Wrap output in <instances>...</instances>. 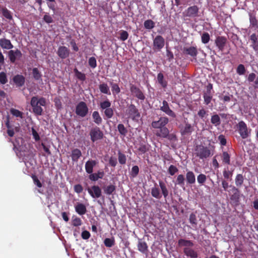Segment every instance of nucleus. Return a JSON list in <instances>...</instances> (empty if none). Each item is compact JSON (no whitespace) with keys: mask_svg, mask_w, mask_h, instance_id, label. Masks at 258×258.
Masks as SVG:
<instances>
[{"mask_svg":"<svg viewBox=\"0 0 258 258\" xmlns=\"http://www.w3.org/2000/svg\"><path fill=\"white\" fill-rule=\"evenodd\" d=\"M110 85L113 95H116L120 93V89L117 84L111 82Z\"/></svg>","mask_w":258,"mask_h":258,"instance_id":"37998d69","label":"nucleus"},{"mask_svg":"<svg viewBox=\"0 0 258 258\" xmlns=\"http://www.w3.org/2000/svg\"><path fill=\"white\" fill-rule=\"evenodd\" d=\"M22 54L21 51L18 49L16 50H11L8 52V56L11 62L14 63L16 61L17 57L20 58Z\"/></svg>","mask_w":258,"mask_h":258,"instance_id":"6ab92c4d","label":"nucleus"},{"mask_svg":"<svg viewBox=\"0 0 258 258\" xmlns=\"http://www.w3.org/2000/svg\"><path fill=\"white\" fill-rule=\"evenodd\" d=\"M169 122V119L167 117H161L157 121H153L152 123V126L156 129L164 127Z\"/></svg>","mask_w":258,"mask_h":258,"instance_id":"9b49d317","label":"nucleus"},{"mask_svg":"<svg viewBox=\"0 0 258 258\" xmlns=\"http://www.w3.org/2000/svg\"><path fill=\"white\" fill-rule=\"evenodd\" d=\"M137 150L140 152V154H143L149 150V147L144 144H140L137 147Z\"/></svg>","mask_w":258,"mask_h":258,"instance_id":"de8ad7c7","label":"nucleus"},{"mask_svg":"<svg viewBox=\"0 0 258 258\" xmlns=\"http://www.w3.org/2000/svg\"><path fill=\"white\" fill-rule=\"evenodd\" d=\"M222 186L224 191L228 192L231 204L234 206L239 204L241 197L240 190L233 185L229 184L225 180L222 181Z\"/></svg>","mask_w":258,"mask_h":258,"instance_id":"f257e3e1","label":"nucleus"},{"mask_svg":"<svg viewBox=\"0 0 258 258\" xmlns=\"http://www.w3.org/2000/svg\"><path fill=\"white\" fill-rule=\"evenodd\" d=\"M126 113L133 120H138L141 116L138 109L133 104H131L128 106L126 110Z\"/></svg>","mask_w":258,"mask_h":258,"instance_id":"423d86ee","label":"nucleus"},{"mask_svg":"<svg viewBox=\"0 0 258 258\" xmlns=\"http://www.w3.org/2000/svg\"><path fill=\"white\" fill-rule=\"evenodd\" d=\"M104 176V172L99 171L96 173H91L89 176V178L91 181H97L99 178H102Z\"/></svg>","mask_w":258,"mask_h":258,"instance_id":"2f4dec72","label":"nucleus"},{"mask_svg":"<svg viewBox=\"0 0 258 258\" xmlns=\"http://www.w3.org/2000/svg\"><path fill=\"white\" fill-rule=\"evenodd\" d=\"M10 112L13 115L16 117H20L21 118L23 117V112L19 111V110L12 108L10 110Z\"/></svg>","mask_w":258,"mask_h":258,"instance_id":"13d9d810","label":"nucleus"},{"mask_svg":"<svg viewBox=\"0 0 258 258\" xmlns=\"http://www.w3.org/2000/svg\"><path fill=\"white\" fill-rule=\"evenodd\" d=\"M236 72L239 75H244L246 72L244 66L242 64H239L236 69Z\"/></svg>","mask_w":258,"mask_h":258,"instance_id":"bf43d9fd","label":"nucleus"},{"mask_svg":"<svg viewBox=\"0 0 258 258\" xmlns=\"http://www.w3.org/2000/svg\"><path fill=\"white\" fill-rule=\"evenodd\" d=\"M88 193L93 198H99L101 196V189L98 185H93L88 188Z\"/></svg>","mask_w":258,"mask_h":258,"instance_id":"2eb2a0df","label":"nucleus"},{"mask_svg":"<svg viewBox=\"0 0 258 258\" xmlns=\"http://www.w3.org/2000/svg\"><path fill=\"white\" fill-rule=\"evenodd\" d=\"M162 104V105L160 106V108L162 111L169 116H171L173 118L176 117V115L175 113L170 109L167 101L166 100H163Z\"/></svg>","mask_w":258,"mask_h":258,"instance_id":"ddd939ff","label":"nucleus"},{"mask_svg":"<svg viewBox=\"0 0 258 258\" xmlns=\"http://www.w3.org/2000/svg\"><path fill=\"white\" fill-rule=\"evenodd\" d=\"M111 103L108 99H106L100 103V107L101 110H104L111 107Z\"/></svg>","mask_w":258,"mask_h":258,"instance_id":"3c124183","label":"nucleus"},{"mask_svg":"<svg viewBox=\"0 0 258 258\" xmlns=\"http://www.w3.org/2000/svg\"><path fill=\"white\" fill-rule=\"evenodd\" d=\"M115 190V186L112 184L109 185L104 188L105 194L108 195H111Z\"/></svg>","mask_w":258,"mask_h":258,"instance_id":"a18cd8bd","label":"nucleus"},{"mask_svg":"<svg viewBox=\"0 0 258 258\" xmlns=\"http://www.w3.org/2000/svg\"><path fill=\"white\" fill-rule=\"evenodd\" d=\"M186 180L187 183L194 184L196 182V177L192 171H187L186 174Z\"/></svg>","mask_w":258,"mask_h":258,"instance_id":"7c9ffc66","label":"nucleus"},{"mask_svg":"<svg viewBox=\"0 0 258 258\" xmlns=\"http://www.w3.org/2000/svg\"><path fill=\"white\" fill-rule=\"evenodd\" d=\"M128 37V34L127 31L124 30H121L120 31L119 39L121 41L126 40Z\"/></svg>","mask_w":258,"mask_h":258,"instance_id":"69168bd1","label":"nucleus"},{"mask_svg":"<svg viewBox=\"0 0 258 258\" xmlns=\"http://www.w3.org/2000/svg\"><path fill=\"white\" fill-rule=\"evenodd\" d=\"M185 178L183 175L179 174L177 176L176 184L180 185L181 187H183L184 186Z\"/></svg>","mask_w":258,"mask_h":258,"instance_id":"09e8293b","label":"nucleus"},{"mask_svg":"<svg viewBox=\"0 0 258 258\" xmlns=\"http://www.w3.org/2000/svg\"><path fill=\"white\" fill-rule=\"evenodd\" d=\"M194 154L196 157L203 160L213 155V153L209 148L204 146L203 145H198L196 146Z\"/></svg>","mask_w":258,"mask_h":258,"instance_id":"20e7f679","label":"nucleus"},{"mask_svg":"<svg viewBox=\"0 0 258 258\" xmlns=\"http://www.w3.org/2000/svg\"><path fill=\"white\" fill-rule=\"evenodd\" d=\"M244 180V176L242 174H237L235 178V186L239 189L241 187Z\"/></svg>","mask_w":258,"mask_h":258,"instance_id":"cd10ccee","label":"nucleus"},{"mask_svg":"<svg viewBox=\"0 0 258 258\" xmlns=\"http://www.w3.org/2000/svg\"><path fill=\"white\" fill-rule=\"evenodd\" d=\"M199 8L197 6L188 7L184 13L185 17H196L198 15Z\"/></svg>","mask_w":258,"mask_h":258,"instance_id":"dca6fc26","label":"nucleus"},{"mask_svg":"<svg viewBox=\"0 0 258 258\" xmlns=\"http://www.w3.org/2000/svg\"><path fill=\"white\" fill-rule=\"evenodd\" d=\"M189 221L194 229H196L198 225L197 217L195 213H191L189 215Z\"/></svg>","mask_w":258,"mask_h":258,"instance_id":"473e14b6","label":"nucleus"},{"mask_svg":"<svg viewBox=\"0 0 258 258\" xmlns=\"http://www.w3.org/2000/svg\"><path fill=\"white\" fill-rule=\"evenodd\" d=\"M169 130L166 126L158 129L155 133V135L157 137L165 138L168 136Z\"/></svg>","mask_w":258,"mask_h":258,"instance_id":"393cba45","label":"nucleus"},{"mask_svg":"<svg viewBox=\"0 0 258 258\" xmlns=\"http://www.w3.org/2000/svg\"><path fill=\"white\" fill-rule=\"evenodd\" d=\"M8 79L5 73H0V83L2 84H5L7 83Z\"/></svg>","mask_w":258,"mask_h":258,"instance_id":"774afa93","label":"nucleus"},{"mask_svg":"<svg viewBox=\"0 0 258 258\" xmlns=\"http://www.w3.org/2000/svg\"><path fill=\"white\" fill-rule=\"evenodd\" d=\"M227 42V39L224 36H218L216 37L215 43L219 51H223Z\"/></svg>","mask_w":258,"mask_h":258,"instance_id":"f3484780","label":"nucleus"},{"mask_svg":"<svg viewBox=\"0 0 258 258\" xmlns=\"http://www.w3.org/2000/svg\"><path fill=\"white\" fill-rule=\"evenodd\" d=\"M139 167L137 165H135L133 166L132 168L131 172L130 173L131 176L135 178L139 174Z\"/></svg>","mask_w":258,"mask_h":258,"instance_id":"052dcab7","label":"nucleus"},{"mask_svg":"<svg viewBox=\"0 0 258 258\" xmlns=\"http://www.w3.org/2000/svg\"><path fill=\"white\" fill-rule=\"evenodd\" d=\"M91 140L92 142H95L98 140H100L103 138V133L99 127H95L92 128L90 132Z\"/></svg>","mask_w":258,"mask_h":258,"instance_id":"1a4fd4ad","label":"nucleus"},{"mask_svg":"<svg viewBox=\"0 0 258 258\" xmlns=\"http://www.w3.org/2000/svg\"><path fill=\"white\" fill-rule=\"evenodd\" d=\"M130 90L132 95L139 100L144 101L146 99V96L143 91L136 85L130 84Z\"/></svg>","mask_w":258,"mask_h":258,"instance_id":"0eeeda50","label":"nucleus"},{"mask_svg":"<svg viewBox=\"0 0 258 258\" xmlns=\"http://www.w3.org/2000/svg\"><path fill=\"white\" fill-rule=\"evenodd\" d=\"M178 245L179 247H184L183 252L186 256L190 258L198 257V252L192 248L194 245L192 241L181 238L178 241Z\"/></svg>","mask_w":258,"mask_h":258,"instance_id":"f03ea898","label":"nucleus"},{"mask_svg":"<svg viewBox=\"0 0 258 258\" xmlns=\"http://www.w3.org/2000/svg\"><path fill=\"white\" fill-rule=\"evenodd\" d=\"M210 39V36L208 32H203L201 36V40L202 43L204 44H206L209 42Z\"/></svg>","mask_w":258,"mask_h":258,"instance_id":"5fc2aeb1","label":"nucleus"},{"mask_svg":"<svg viewBox=\"0 0 258 258\" xmlns=\"http://www.w3.org/2000/svg\"><path fill=\"white\" fill-rule=\"evenodd\" d=\"M213 85L209 83L206 86L203 95L204 102L206 105H208L211 102L213 97Z\"/></svg>","mask_w":258,"mask_h":258,"instance_id":"9d476101","label":"nucleus"},{"mask_svg":"<svg viewBox=\"0 0 258 258\" xmlns=\"http://www.w3.org/2000/svg\"><path fill=\"white\" fill-rule=\"evenodd\" d=\"M194 131L193 127L188 123H186L185 126L181 130V134L186 135L191 134Z\"/></svg>","mask_w":258,"mask_h":258,"instance_id":"c756f323","label":"nucleus"},{"mask_svg":"<svg viewBox=\"0 0 258 258\" xmlns=\"http://www.w3.org/2000/svg\"><path fill=\"white\" fill-rule=\"evenodd\" d=\"M138 249L144 254H147L148 252V246L147 243L141 239H139L138 243Z\"/></svg>","mask_w":258,"mask_h":258,"instance_id":"412c9836","label":"nucleus"},{"mask_svg":"<svg viewBox=\"0 0 258 258\" xmlns=\"http://www.w3.org/2000/svg\"><path fill=\"white\" fill-rule=\"evenodd\" d=\"M99 89L100 92L103 94L110 95L111 93L109 90V88L107 84L106 83H102L99 85Z\"/></svg>","mask_w":258,"mask_h":258,"instance_id":"c9c22d12","label":"nucleus"},{"mask_svg":"<svg viewBox=\"0 0 258 258\" xmlns=\"http://www.w3.org/2000/svg\"><path fill=\"white\" fill-rule=\"evenodd\" d=\"M177 168L173 165H171L168 168V173L171 175H174L177 171Z\"/></svg>","mask_w":258,"mask_h":258,"instance_id":"338daca9","label":"nucleus"},{"mask_svg":"<svg viewBox=\"0 0 258 258\" xmlns=\"http://www.w3.org/2000/svg\"><path fill=\"white\" fill-rule=\"evenodd\" d=\"M13 81L17 87H22L25 84V79L21 75H17L13 78Z\"/></svg>","mask_w":258,"mask_h":258,"instance_id":"b1692460","label":"nucleus"},{"mask_svg":"<svg viewBox=\"0 0 258 258\" xmlns=\"http://www.w3.org/2000/svg\"><path fill=\"white\" fill-rule=\"evenodd\" d=\"M165 40L161 35H157L153 40V48L154 50H160L164 47Z\"/></svg>","mask_w":258,"mask_h":258,"instance_id":"f8f14e48","label":"nucleus"},{"mask_svg":"<svg viewBox=\"0 0 258 258\" xmlns=\"http://www.w3.org/2000/svg\"><path fill=\"white\" fill-rule=\"evenodd\" d=\"M117 129L119 134L123 136H125L127 133V130L124 127L123 124H118L117 125Z\"/></svg>","mask_w":258,"mask_h":258,"instance_id":"864d4df0","label":"nucleus"},{"mask_svg":"<svg viewBox=\"0 0 258 258\" xmlns=\"http://www.w3.org/2000/svg\"><path fill=\"white\" fill-rule=\"evenodd\" d=\"M71 156L73 162H77L79 159L82 156V152L81 150L78 148L74 149L72 151Z\"/></svg>","mask_w":258,"mask_h":258,"instance_id":"c85d7f7f","label":"nucleus"},{"mask_svg":"<svg viewBox=\"0 0 258 258\" xmlns=\"http://www.w3.org/2000/svg\"><path fill=\"white\" fill-rule=\"evenodd\" d=\"M118 159L119 163L121 165H124L126 163V158L125 154L121 153L120 151L118 152Z\"/></svg>","mask_w":258,"mask_h":258,"instance_id":"49530a36","label":"nucleus"},{"mask_svg":"<svg viewBox=\"0 0 258 258\" xmlns=\"http://www.w3.org/2000/svg\"><path fill=\"white\" fill-rule=\"evenodd\" d=\"M211 122L215 126H219L221 124V119L219 115H213L211 116Z\"/></svg>","mask_w":258,"mask_h":258,"instance_id":"58836bf2","label":"nucleus"},{"mask_svg":"<svg viewBox=\"0 0 258 258\" xmlns=\"http://www.w3.org/2000/svg\"><path fill=\"white\" fill-rule=\"evenodd\" d=\"M151 195L153 197L157 199H160L162 197L159 188L156 187H153L152 188Z\"/></svg>","mask_w":258,"mask_h":258,"instance_id":"ea45409f","label":"nucleus"},{"mask_svg":"<svg viewBox=\"0 0 258 258\" xmlns=\"http://www.w3.org/2000/svg\"><path fill=\"white\" fill-rule=\"evenodd\" d=\"M104 113L105 116L107 118H111L113 116V110L111 107L104 110Z\"/></svg>","mask_w":258,"mask_h":258,"instance_id":"6e6d98bb","label":"nucleus"},{"mask_svg":"<svg viewBox=\"0 0 258 258\" xmlns=\"http://www.w3.org/2000/svg\"><path fill=\"white\" fill-rule=\"evenodd\" d=\"M144 27L147 29H151L155 26L154 22L151 20H148L144 22Z\"/></svg>","mask_w":258,"mask_h":258,"instance_id":"4d7b16f0","label":"nucleus"},{"mask_svg":"<svg viewBox=\"0 0 258 258\" xmlns=\"http://www.w3.org/2000/svg\"><path fill=\"white\" fill-rule=\"evenodd\" d=\"M159 185L164 198L166 199L168 196V190L165 183L163 181L160 180L159 181Z\"/></svg>","mask_w":258,"mask_h":258,"instance_id":"72a5a7b5","label":"nucleus"},{"mask_svg":"<svg viewBox=\"0 0 258 258\" xmlns=\"http://www.w3.org/2000/svg\"><path fill=\"white\" fill-rule=\"evenodd\" d=\"M76 212L80 215H84L87 212V209L85 205L78 203L75 207Z\"/></svg>","mask_w":258,"mask_h":258,"instance_id":"bb28decb","label":"nucleus"},{"mask_svg":"<svg viewBox=\"0 0 258 258\" xmlns=\"http://www.w3.org/2000/svg\"><path fill=\"white\" fill-rule=\"evenodd\" d=\"M92 117L95 123L99 125L102 121V119L97 111H94L92 113Z\"/></svg>","mask_w":258,"mask_h":258,"instance_id":"e433bc0d","label":"nucleus"},{"mask_svg":"<svg viewBox=\"0 0 258 258\" xmlns=\"http://www.w3.org/2000/svg\"><path fill=\"white\" fill-rule=\"evenodd\" d=\"M82 224L81 219L77 217H73L72 220V225L74 226L77 227L81 225Z\"/></svg>","mask_w":258,"mask_h":258,"instance_id":"680f3d73","label":"nucleus"},{"mask_svg":"<svg viewBox=\"0 0 258 258\" xmlns=\"http://www.w3.org/2000/svg\"><path fill=\"white\" fill-rule=\"evenodd\" d=\"M157 81L161 86L165 88L167 86V82L164 80L163 74L162 73H159L157 77Z\"/></svg>","mask_w":258,"mask_h":258,"instance_id":"f704fd0d","label":"nucleus"},{"mask_svg":"<svg viewBox=\"0 0 258 258\" xmlns=\"http://www.w3.org/2000/svg\"><path fill=\"white\" fill-rule=\"evenodd\" d=\"M0 46L4 49H11L14 47L11 41L6 38L0 39Z\"/></svg>","mask_w":258,"mask_h":258,"instance_id":"a878e982","label":"nucleus"},{"mask_svg":"<svg viewBox=\"0 0 258 258\" xmlns=\"http://www.w3.org/2000/svg\"><path fill=\"white\" fill-rule=\"evenodd\" d=\"M220 156L223 165H230L231 164V153L229 152L223 151Z\"/></svg>","mask_w":258,"mask_h":258,"instance_id":"aec40b11","label":"nucleus"},{"mask_svg":"<svg viewBox=\"0 0 258 258\" xmlns=\"http://www.w3.org/2000/svg\"><path fill=\"white\" fill-rule=\"evenodd\" d=\"M207 179L206 175L204 174H200L197 177V181L199 184H204Z\"/></svg>","mask_w":258,"mask_h":258,"instance_id":"e2e57ef3","label":"nucleus"},{"mask_svg":"<svg viewBox=\"0 0 258 258\" xmlns=\"http://www.w3.org/2000/svg\"><path fill=\"white\" fill-rule=\"evenodd\" d=\"M236 127L240 137L242 139H246L250 136L251 130L248 128L247 124L244 121H240L236 124Z\"/></svg>","mask_w":258,"mask_h":258,"instance_id":"39448f33","label":"nucleus"},{"mask_svg":"<svg viewBox=\"0 0 258 258\" xmlns=\"http://www.w3.org/2000/svg\"><path fill=\"white\" fill-rule=\"evenodd\" d=\"M57 54L61 59H65L70 55V50L66 46H61L58 48Z\"/></svg>","mask_w":258,"mask_h":258,"instance_id":"a211bd4d","label":"nucleus"},{"mask_svg":"<svg viewBox=\"0 0 258 258\" xmlns=\"http://www.w3.org/2000/svg\"><path fill=\"white\" fill-rule=\"evenodd\" d=\"M104 245L107 247H111L115 244V240L114 238H106L104 240Z\"/></svg>","mask_w":258,"mask_h":258,"instance_id":"603ef678","label":"nucleus"},{"mask_svg":"<svg viewBox=\"0 0 258 258\" xmlns=\"http://www.w3.org/2000/svg\"><path fill=\"white\" fill-rule=\"evenodd\" d=\"M32 75L36 80H39L41 79L42 75L37 68L32 69Z\"/></svg>","mask_w":258,"mask_h":258,"instance_id":"8fccbe9b","label":"nucleus"},{"mask_svg":"<svg viewBox=\"0 0 258 258\" xmlns=\"http://www.w3.org/2000/svg\"><path fill=\"white\" fill-rule=\"evenodd\" d=\"M75 76L80 81H84L86 80V77L85 74L78 71L77 68L74 69Z\"/></svg>","mask_w":258,"mask_h":258,"instance_id":"79ce46f5","label":"nucleus"},{"mask_svg":"<svg viewBox=\"0 0 258 258\" xmlns=\"http://www.w3.org/2000/svg\"><path fill=\"white\" fill-rule=\"evenodd\" d=\"M75 112L80 117L86 116L88 113V108L86 103L84 101L80 102L76 106Z\"/></svg>","mask_w":258,"mask_h":258,"instance_id":"6e6552de","label":"nucleus"},{"mask_svg":"<svg viewBox=\"0 0 258 258\" xmlns=\"http://www.w3.org/2000/svg\"><path fill=\"white\" fill-rule=\"evenodd\" d=\"M97 164V162L95 160H88L85 164V170L87 173L91 174L93 172V168Z\"/></svg>","mask_w":258,"mask_h":258,"instance_id":"5701e85b","label":"nucleus"},{"mask_svg":"<svg viewBox=\"0 0 258 258\" xmlns=\"http://www.w3.org/2000/svg\"><path fill=\"white\" fill-rule=\"evenodd\" d=\"M1 11L3 15L7 19L9 20H12L13 19V17L11 15V12L8 10L6 8H2L1 10Z\"/></svg>","mask_w":258,"mask_h":258,"instance_id":"c03bdc74","label":"nucleus"},{"mask_svg":"<svg viewBox=\"0 0 258 258\" xmlns=\"http://www.w3.org/2000/svg\"><path fill=\"white\" fill-rule=\"evenodd\" d=\"M46 104L45 98L37 96H33L31 98L30 104L32 108V111L35 115L40 116L43 113V109L42 106H45Z\"/></svg>","mask_w":258,"mask_h":258,"instance_id":"7ed1b4c3","label":"nucleus"},{"mask_svg":"<svg viewBox=\"0 0 258 258\" xmlns=\"http://www.w3.org/2000/svg\"><path fill=\"white\" fill-rule=\"evenodd\" d=\"M183 54L189 55L196 59L198 53V49L196 46L184 47L182 49Z\"/></svg>","mask_w":258,"mask_h":258,"instance_id":"4468645a","label":"nucleus"},{"mask_svg":"<svg viewBox=\"0 0 258 258\" xmlns=\"http://www.w3.org/2000/svg\"><path fill=\"white\" fill-rule=\"evenodd\" d=\"M88 64L92 69H94L97 66V61L96 58L92 56L89 58L88 60Z\"/></svg>","mask_w":258,"mask_h":258,"instance_id":"0e129e2a","label":"nucleus"},{"mask_svg":"<svg viewBox=\"0 0 258 258\" xmlns=\"http://www.w3.org/2000/svg\"><path fill=\"white\" fill-rule=\"evenodd\" d=\"M249 16L250 26L252 27L258 28V22L256 18V17L251 14H249Z\"/></svg>","mask_w":258,"mask_h":258,"instance_id":"a19ab883","label":"nucleus"},{"mask_svg":"<svg viewBox=\"0 0 258 258\" xmlns=\"http://www.w3.org/2000/svg\"><path fill=\"white\" fill-rule=\"evenodd\" d=\"M250 40L251 41L250 47H252L253 50L257 52L258 51V35L255 33L252 34L250 36Z\"/></svg>","mask_w":258,"mask_h":258,"instance_id":"4be33fe9","label":"nucleus"},{"mask_svg":"<svg viewBox=\"0 0 258 258\" xmlns=\"http://www.w3.org/2000/svg\"><path fill=\"white\" fill-rule=\"evenodd\" d=\"M233 170H229L228 167L225 168L223 171V175L224 179L228 180L231 179L233 175Z\"/></svg>","mask_w":258,"mask_h":258,"instance_id":"4c0bfd02","label":"nucleus"}]
</instances>
